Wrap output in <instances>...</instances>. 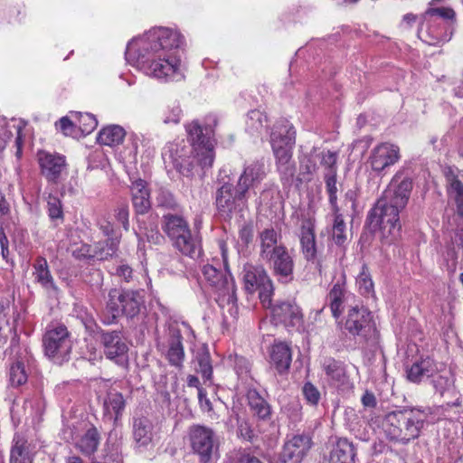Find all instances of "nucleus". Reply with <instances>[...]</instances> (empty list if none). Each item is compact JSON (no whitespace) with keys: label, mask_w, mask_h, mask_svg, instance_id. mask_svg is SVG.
Here are the masks:
<instances>
[{"label":"nucleus","mask_w":463,"mask_h":463,"mask_svg":"<svg viewBox=\"0 0 463 463\" xmlns=\"http://www.w3.org/2000/svg\"><path fill=\"white\" fill-rule=\"evenodd\" d=\"M182 35L170 28H153L132 40L125 52L127 61L158 80L178 81L184 78L180 54Z\"/></svg>","instance_id":"f257e3e1"},{"label":"nucleus","mask_w":463,"mask_h":463,"mask_svg":"<svg viewBox=\"0 0 463 463\" xmlns=\"http://www.w3.org/2000/svg\"><path fill=\"white\" fill-rule=\"evenodd\" d=\"M430 409L405 408L387 413L383 429L389 439L407 444L417 439L428 420Z\"/></svg>","instance_id":"f03ea898"},{"label":"nucleus","mask_w":463,"mask_h":463,"mask_svg":"<svg viewBox=\"0 0 463 463\" xmlns=\"http://www.w3.org/2000/svg\"><path fill=\"white\" fill-rule=\"evenodd\" d=\"M217 124V118L215 115H208L205 118V122L203 125L198 120H194L185 125V129L188 134L189 139L194 146V155L193 161L190 163L191 169L181 170L183 175H189L191 170L194 167V164L198 165L203 170L208 169L213 166L214 161V144H213V128Z\"/></svg>","instance_id":"7ed1b4c3"},{"label":"nucleus","mask_w":463,"mask_h":463,"mask_svg":"<svg viewBox=\"0 0 463 463\" xmlns=\"http://www.w3.org/2000/svg\"><path fill=\"white\" fill-rule=\"evenodd\" d=\"M222 256L224 262L225 270L221 271L210 264L203 267V275L208 283L214 288L220 307L222 309L224 318H227L226 313L233 319L237 318L239 308L237 306L236 288L233 278L227 267V251L225 246H221Z\"/></svg>","instance_id":"20e7f679"},{"label":"nucleus","mask_w":463,"mask_h":463,"mask_svg":"<svg viewBox=\"0 0 463 463\" xmlns=\"http://www.w3.org/2000/svg\"><path fill=\"white\" fill-rule=\"evenodd\" d=\"M162 229L171 240L174 247L182 254L192 259L200 257V240L191 232L187 221L177 214H165Z\"/></svg>","instance_id":"39448f33"},{"label":"nucleus","mask_w":463,"mask_h":463,"mask_svg":"<svg viewBox=\"0 0 463 463\" xmlns=\"http://www.w3.org/2000/svg\"><path fill=\"white\" fill-rule=\"evenodd\" d=\"M187 439L201 463H211L218 458L219 438L212 428L193 424L187 430Z\"/></svg>","instance_id":"423d86ee"},{"label":"nucleus","mask_w":463,"mask_h":463,"mask_svg":"<svg viewBox=\"0 0 463 463\" xmlns=\"http://www.w3.org/2000/svg\"><path fill=\"white\" fill-rule=\"evenodd\" d=\"M401 211L396 205L379 199L369 212L367 219L370 224L379 228L383 236L391 242L397 238L402 227L399 218Z\"/></svg>","instance_id":"0eeeda50"},{"label":"nucleus","mask_w":463,"mask_h":463,"mask_svg":"<svg viewBox=\"0 0 463 463\" xmlns=\"http://www.w3.org/2000/svg\"><path fill=\"white\" fill-rule=\"evenodd\" d=\"M247 192L238 184L234 188L232 184L226 182L216 191V208L219 215L225 220L241 213L247 207Z\"/></svg>","instance_id":"6e6552de"},{"label":"nucleus","mask_w":463,"mask_h":463,"mask_svg":"<svg viewBox=\"0 0 463 463\" xmlns=\"http://www.w3.org/2000/svg\"><path fill=\"white\" fill-rule=\"evenodd\" d=\"M143 297L138 291L111 288L108 295L107 309L115 319L119 316L134 317L140 312Z\"/></svg>","instance_id":"1a4fd4ad"},{"label":"nucleus","mask_w":463,"mask_h":463,"mask_svg":"<svg viewBox=\"0 0 463 463\" xmlns=\"http://www.w3.org/2000/svg\"><path fill=\"white\" fill-rule=\"evenodd\" d=\"M242 279L246 291L253 293L259 290V297L263 307H270L274 287L262 266L245 264L242 269Z\"/></svg>","instance_id":"9d476101"},{"label":"nucleus","mask_w":463,"mask_h":463,"mask_svg":"<svg viewBox=\"0 0 463 463\" xmlns=\"http://www.w3.org/2000/svg\"><path fill=\"white\" fill-rule=\"evenodd\" d=\"M45 354L56 364H62L69 359L72 348L66 326L59 325L49 328L43 335Z\"/></svg>","instance_id":"9b49d317"},{"label":"nucleus","mask_w":463,"mask_h":463,"mask_svg":"<svg viewBox=\"0 0 463 463\" xmlns=\"http://www.w3.org/2000/svg\"><path fill=\"white\" fill-rule=\"evenodd\" d=\"M156 347L171 365L182 366L184 360V350L181 330L176 323L170 324L162 334L157 335Z\"/></svg>","instance_id":"f8f14e48"},{"label":"nucleus","mask_w":463,"mask_h":463,"mask_svg":"<svg viewBox=\"0 0 463 463\" xmlns=\"http://www.w3.org/2000/svg\"><path fill=\"white\" fill-rule=\"evenodd\" d=\"M296 142V131L288 120L279 121L270 134V145L275 161L292 157Z\"/></svg>","instance_id":"ddd939ff"},{"label":"nucleus","mask_w":463,"mask_h":463,"mask_svg":"<svg viewBox=\"0 0 463 463\" xmlns=\"http://www.w3.org/2000/svg\"><path fill=\"white\" fill-rule=\"evenodd\" d=\"M373 328L371 312L359 303L350 305L344 323V330L350 335L366 338Z\"/></svg>","instance_id":"4468645a"},{"label":"nucleus","mask_w":463,"mask_h":463,"mask_svg":"<svg viewBox=\"0 0 463 463\" xmlns=\"http://www.w3.org/2000/svg\"><path fill=\"white\" fill-rule=\"evenodd\" d=\"M412 187L411 179L409 177L402 178V173L397 172L380 199L403 210L408 203Z\"/></svg>","instance_id":"2eb2a0df"},{"label":"nucleus","mask_w":463,"mask_h":463,"mask_svg":"<svg viewBox=\"0 0 463 463\" xmlns=\"http://www.w3.org/2000/svg\"><path fill=\"white\" fill-rule=\"evenodd\" d=\"M322 370L327 383L342 392H347L354 387L350 380L345 364L332 357H326L322 362Z\"/></svg>","instance_id":"dca6fc26"},{"label":"nucleus","mask_w":463,"mask_h":463,"mask_svg":"<svg viewBox=\"0 0 463 463\" xmlns=\"http://www.w3.org/2000/svg\"><path fill=\"white\" fill-rule=\"evenodd\" d=\"M400 157L399 146L386 142L376 146L371 151L368 164L374 173L380 175L395 165Z\"/></svg>","instance_id":"f3484780"},{"label":"nucleus","mask_w":463,"mask_h":463,"mask_svg":"<svg viewBox=\"0 0 463 463\" xmlns=\"http://www.w3.org/2000/svg\"><path fill=\"white\" fill-rule=\"evenodd\" d=\"M418 31L419 38L429 45H439L451 39L452 32L448 22L429 19Z\"/></svg>","instance_id":"a211bd4d"},{"label":"nucleus","mask_w":463,"mask_h":463,"mask_svg":"<svg viewBox=\"0 0 463 463\" xmlns=\"http://www.w3.org/2000/svg\"><path fill=\"white\" fill-rule=\"evenodd\" d=\"M264 260L269 263L273 275L279 282L288 284L294 279L295 263L286 247L278 249L275 254Z\"/></svg>","instance_id":"6ab92c4d"},{"label":"nucleus","mask_w":463,"mask_h":463,"mask_svg":"<svg viewBox=\"0 0 463 463\" xmlns=\"http://www.w3.org/2000/svg\"><path fill=\"white\" fill-rule=\"evenodd\" d=\"M101 343L108 359L118 364H124L128 347L119 331L102 332Z\"/></svg>","instance_id":"aec40b11"},{"label":"nucleus","mask_w":463,"mask_h":463,"mask_svg":"<svg viewBox=\"0 0 463 463\" xmlns=\"http://www.w3.org/2000/svg\"><path fill=\"white\" fill-rule=\"evenodd\" d=\"M271 307V318L275 325L296 326L302 321V313L294 301H279Z\"/></svg>","instance_id":"412c9836"},{"label":"nucleus","mask_w":463,"mask_h":463,"mask_svg":"<svg viewBox=\"0 0 463 463\" xmlns=\"http://www.w3.org/2000/svg\"><path fill=\"white\" fill-rule=\"evenodd\" d=\"M311 439L306 435H295L285 442L280 453L284 463H299L311 448Z\"/></svg>","instance_id":"4be33fe9"},{"label":"nucleus","mask_w":463,"mask_h":463,"mask_svg":"<svg viewBox=\"0 0 463 463\" xmlns=\"http://www.w3.org/2000/svg\"><path fill=\"white\" fill-rule=\"evenodd\" d=\"M327 299L335 318H338L342 315L345 307L350 308V305L358 303L354 295L346 290L344 280H338L334 284L328 293Z\"/></svg>","instance_id":"5701e85b"},{"label":"nucleus","mask_w":463,"mask_h":463,"mask_svg":"<svg viewBox=\"0 0 463 463\" xmlns=\"http://www.w3.org/2000/svg\"><path fill=\"white\" fill-rule=\"evenodd\" d=\"M38 160L43 176L52 183H57L62 172L66 169L64 156L42 151L38 153Z\"/></svg>","instance_id":"b1692460"},{"label":"nucleus","mask_w":463,"mask_h":463,"mask_svg":"<svg viewBox=\"0 0 463 463\" xmlns=\"http://www.w3.org/2000/svg\"><path fill=\"white\" fill-rule=\"evenodd\" d=\"M154 425L146 417L136 418L133 420V439L135 447L139 451H145L154 447Z\"/></svg>","instance_id":"393cba45"},{"label":"nucleus","mask_w":463,"mask_h":463,"mask_svg":"<svg viewBox=\"0 0 463 463\" xmlns=\"http://www.w3.org/2000/svg\"><path fill=\"white\" fill-rule=\"evenodd\" d=\"M247 403L252 416L260 421H269L272 409L269 402L253 387H249L246 392Z\"/></svg>","instance_id":"a878e982"},{"label":"nucleus","mask_w":463,"mask_h":463,"mask_svg":"<svg viewBox=\"0 0 463 463\" xmlns=\"http://www.w3.org/2000/svg\"><path fill=\"white\" fill-rule=\"evenodd\" d=\"M435 392L443 398H455V401H449L448 405L460 406L461 401L458 396V392L455 386V378L450 373L449 375L434 374L431 380Z\"/></svg>","instance_id":"bb28decb"},{"label":"nucleus","mask_w":463,"mask_h":463,"mask_svg":"<svg viewBox=\"0 0 463 463\" xmlns=\"http://www.w3.org/2000/svg\"><path fill=\"white\" fill-rule=\"evenodd\" d=\"M266 177L265 164L262 161H253L245 165L237 184L241 189L249 192L250 187L260 184Z\"/></svg>","instance_id":"cd10ccee"},{"label":"nucleus","mask_w":463,"mask_h":463,"mask_svg":"<svg viewBox=\"0 0 463 463\" xmlns=\"http://www.w3.org/2000/svg\"><path fill=\"white\" fill-rule=\"evenodd\" d=\"M132 204L137 214H145L151 209L150 190L142 179H137L130 186Z\"/></svg>","instance_id":"c85d7f7f"},{"label":"nucleus","mask_w":463,"mask_h":463,"mask_svg":"<svg viewBox=\"0 0 463 463\" xmlns=\"http://www.w3.org/2000/svg\"><path fill=\"white\" fill-rule=\"evenodd\" d=\"M437 371L438 368L434 360L426 357L412 364L407 370V378L409 381L418 383L424 379L432 378Z\"/></svg>","instance_id":"c756f323"},{"label":"nucleus","mask_w":463,"mask_h":463,"mask_svg":"<svg viewBox=\"0 0 463 463\" xmlns=\"http://www.w3.org/2000/svg\"><path fill=\"white\" fill-rule=\"evenodd\" d=\"M260 256L262 260H266L275 254L278 249L285 248L279 243L280 234L273 228L264 229L260 232Z\"/></svg>","instance_id":"7c9ffc66"},{"label":"nucleus","mask_w":463,"mask_h":463,"mask_svg":"<svg viewBox=\"0 0 463 463\" xmlns=\"http://www.w3.org/2000/svg\"><path fill=\"white\" fill-rule=\"evenodd\" d=\"M447 181L449 199L456 209L452 217L463 219V183L451 171L447 174Z\"/></svg>","instance_id":"2f4dec72"},{"label":"nucleus","mask_w":463,"mask_h":463,"mask_svg":"<svg viewBox=\"0 0 463 463\" xmlns=\"http://www.w3.org/2000/svg\"><path fill=\"white\" fill-rule=\"evenodd\" d=\"M125 406L126 402L123 395L118 392L110 391L103 402L104 416L116 422L121 418Z\"/></svg>","instance_id":"473e14b6"},{"label":"nucleus","mask_w":463,"mask_h":463,"mask_svg":"<svg viewBox=\"0 0 463 463\" xmlns=\"http://www.w3.org/2000/svg\"><path fill=\"white\" fill-rule=\"evenodd\" d=\"M317 149H312L309 153L303 156L299 161V173L294 181L298 186L304 183H309L317 170Z\"/></svg>","instance_id":"72a5a7b5"},{"label":"nucleus","mask_w":463,"mask_h":463,"mask_svg":"<svg viewBox=\"0 0 463 463\" xmlns=\"http://www.w3.org/2000/svg\"><path fill=\"white\" fill-rule=\"evenodd\" d=\"M291 361V349L287 344L278 343L272 345L270 350V363L279 373L288 370Z\"/></svg>","instance_id":"f704fd0d"},{"label":"nucleus","mask_w":463,"mask_h":463,"mask_svg":"<svg viewBox=\"0 0 463 463\" xmlns=\"http://www.w3.org/2000/svg\"><path fill=\"white\" fill-rule=\"evenodd\" d=\"M33 277L35 281L46 290L57 291V287L49 269L47 260L43 257H38L33 264Z\"/></svg>","instance_id":"c9c22d12"},{"label":"nucleus","mask_w":463,"mask_h":463,"mask_svg":"<svg viewBox=\"0 0 463 463\" xmlns=\"http://www.w3.org/2000/svg\"><path fill=\"white\" fill-rule=\"evenodd\" d=\"M355 449L347 439H339L331 452L330 463H354Z\"/></svg>","instance_id":"e433bc0d"},{"label":"nucleus","mask_w":463,"mask_h":463,"mask_svg":"<svg viewBox=\"0 0 463 463\" xmlns=\"http://www.w3.org/2000/svg\"><path fill=\"white\" fill-rule=\"evenodd\" d=\"M228 363L232 365L238 376V379L249 387H252L253 378L251 376V364L244 356L237 354L228 356Z\"/></svg>","instance_id":"4c0bfd02"},{"label":"nucleus","mask_w":463,"mask_h":463,"mask_svg":"<svg viewBox=\"0 0 463 463\" xmlns=\"http://www.w3.org/2000/svg\"><path fill=\"white\" fill-rule=\"evenodd\" d=\"M33 450L31 444L24 438L16 435L11 449L10 463H32Z\"/></svg>","instance_id":"58836bf2"},{"label":"nucleus","mask_w":463,"mask_h":463,"mask_svg":"<svg viewBox=\"0 0 463 463\" xmlns=\"http://www.w3.org/2000/svg\"><path fill=\"white\" fill-rule=\"evenodd\" d=\"M100 437L98 430L91 426L76 442V448L85 456L93 455L99 444Z\"/></svg>","instance_id":"ea45409f"},{"label":"nucleus","mask_w":463,"mask_h":463,"mask_svg":"<svg viewBox=\"0 0 463 463\" xmlns=\"http://www.w3.org/2000/svg\"><path fill=\"white\" fill-rule=\"evenodd\" d=\"M126 131L118 125L103 128L98 135V142L104 146H114L121 144L125 138Z\"/></svg>","instance_id":"a19ab883"},{"label":"nucleus","mask_w":463,"mask_h":463,"mask_svg":"<svg viewBox=\"0 0 463 463\" xmlns=\"http://www.w3.org/2000/svg\"><path fill=\"white\" fill-rule=\"evenodd\" d=\"M119 241L120 237L115 236V238H109V240L97 242L94 246L95 259L106 260L115 256L118 250Z\"/></svg>","instance_id":"79ce46f5"},{"label":"nucleus","mask_w":463,"mask_h":463,"mask_svg":"<svg viewBox=\"0 0 463 463\" xmlns=\"http://www.w3.org/2000/svg\"><path fill=\"white\" fill-rule=\"evenodd\" d=\"M275 165L283 186L290 187L296 174V164L292 157L276 160Z\"/></svg>","instance_id":"37998d69"},{"label":"nucleus","mask_w":463,"mask_h":463,"mask_svg":"<svg viewBox=\"0 0 463 463\" xmlns=\"http://www.w3.org/2000/svg\"><path fill=\"white\" fill-rule=\"evenodd\" d=\"M267 116L260 110L254 109L248 113L246 129L252 136L262 134L267 128Z\"/></svg>","instance_id":"c03bdc74"},{"label":"nucleus","mask_w":463,"mask_h":463,"mask_svg":"<svg viewBox=\"0 0 463 463\" xmlns=\"http://www.w3.org/2000/svg\"><path fill=\"white\" fill-rule=\"evenodd\" d=\"M333 211L332 238L335 244L343 245L346 240V224L345 222L343 213H340L338 207L331 208Z\"/></svg>","instance_id":"a18cd8bd"},{"label":"nucleus","mask_w":463,"mask_h":463,"mask_svg":"<svg viewBox=\"0 0 463 463\" xmlns=\"http://www.w3.org/2000/svg\"><path fill=\"white\" fill-rule=\"evenodd\" d=\"M356 286L360 294L365 298H374V285L367 266L363 265L356 277Z\"/></svg>","instance_id":"49530a36"},{"label":"nucleus","mask_w":463,"mask_h":463,"mask_svg":"<svg viewBox=\"0 0 463 463\" xmlns=\"http://www.w3.org/2000/svg\"><path fill=\"white\" fill-rule=\"evenodd\" d=\"M302 251L305 258L309 260L316 256V241L314 232L310 228H302L300 238Z\"/></svg>","instance_id":"de8ad7c7"},{"label":"nucleus","mask_w":463,"mask_h":463,"mask_svg":"<svg viewBox=\"0 0 463 463\" xmlns=\"http://www.w3.org/2000/svg\"><path fill=\"white\" fill-rule=\"evenodd\" d=\"M182 109L178 101H172L161 112V119L165 124H178L181 120Z\"/></svg>","instance_id":"09e8293b"},{"label":"nucleus","mask_w":463,"mask_h":463,"mask_svg":"<svg viewBox=\"0 0 463 463\" xmlns=\"http://www.w3.org/2000/svg\"><path fill=\"white\" fill-rule=\"evenodd\" d=\"M447 231L453 232V235H450L451 242L457 247H462L463 245V219L458 217L449 218Z\"/></svg>","instance_id":"8fccbe9b"},{"label":"nucleus","mask_w":463,"mask_h":463,"mask_svg":"<svg viewBox=\"0 0 463 463\" xmlns=\"http://www.w3.org/2000/svg\"><path fill=\"white\" fill-rule=\"evenodd\" d=\"M9 382L13 387H19L27 382V373L22 362L18 361L11 365Z\"/></svg>","instance_id":"3c124183"},{"label":"nucleus","mask_w":463,"mask_h":463,"mask_svg":"<svg viewBox=\"0 0 463 463\" xmlns=\"http://www.w3.org/2000/svg\"><path fill=\"white\" fill-rule=\"evenodd\" d=\"M317 161L320 162V165L325 169V173L334 172V174H337L336 162L338 155L336 152H333L330 150L319 152L317 149Z\"/></svg>","instance_id":"603ef678"},{"label":"nucleus","mask_w":463,"mask_h":463,"mask_svg":"<svg viewBox=\"0 0 463 463\" xmlns=\"http://www.w3.org/2000/svg\"><path fill=\"white\" fill-rule=\"evenodd\" d=\"M196 361L198 364L197 372L200 373L205 380H211L213 375V366L209 352H199L196 354Z\"/></svg>","instance_id":"864d4df0"},{"label":"nucleus","mask_w":463,"mask_h":463,"mask_svg":"<svg viewBox=\"0 0 463 463\" xmlns=\"http://www.w3.org/2000/svg\"><path fill=\"white\" fill-rule=\"evenodd\" d=\"M336 176H337V174H334V172L324 173L326 189L328 194V201L331 205V208L338 207L337 195H336V193H337Z\"/></svg>","instance_id":"5fc2aeb1"},{"label":"nucleus","mask_w":463,"mask_h":463,"mask_svg":"<svg viewBox=\"0 0 463 463\" xmlns=\"http://www.w3.org/2000/svg\"><path fill=\"white\" fill-rule=\"evenodd\" d=\"M47 211L50 219L52 222L63 220V211L60 199L56 196L49 195L47 200Z\"/></svg>","instance_id":"6e6d98bb"},{"label":"nucleus","mask_w":463,"mask_h":463,"mask_svg":"<svg viewBox=\"0 0 463 463\" xmlns=\"http://www.w3.org/2000/svg\"><path fill=\"white\" fill-rule=\"evenodd\" d=\"M98 126V120L90 113L80 114L79 117V130L82 135L90 134Z\"/></svg>","instance_id":"4d7b16f0"},{"label":"nucleus","mask_w":463,"mask_h":463,"mask_svg":"<svg viewBox=\"0 0 463 463\" xmlns=\"http://www.w3.org/2000/svg\"><path fill=\"white\" fill-rule=\"evenodd\" d=\"M426 18L429 19H438L440 20V18H443L445 22H448L449 24L450 23L449 21L452 20L455 16V12L451 8L448 7H438V8H430L425 13Z\"/></svg>","instance_id":"13d9d810"},{"label":"nucleus","mask_w":463,"mask_h":463,"mask_svg":"<svg viewBox=\"0 0 463 463\" xmlns=\"http://www.w3.org/2000/svg\"><path fill=\"white\" fill-rule=\"evenodd\" d=\"M356 207V194L353 190H348L345 195L341 205H338L340 213L343 216L349 215L355 211Z\"/></svg>","instance_id":"bf43d9fd"},{"label":"nucleus","mask_w":463,"mask_h":463,"mask_svg":"<svg viewBox=\"0 0 463 463\" xmlns=\"http://www.w3.org/2000/svg\"><path fill=\"white\" fill-rule=\"evenodd\" d=\"M136 234L139 241L143 240V237H145L147 241L154 244H159L163 241V236L156 226L146 228L145 232L140 229L139 232H136Z\"/></svg>","instance_id":"052dcab7"},{"label":"nucleus","mask_w":463,"mask_h":463,"mask_svg":"<svg viewBox=\"0 0 463 463\" xmlns=\"http://www.w3.org/2000/svg\"><path fill=\"white\" fill-rule=\"evenodd\" d=\"M303 394L307 402L312 405H317L320 400L319 391L311 383H305L303 387Z\"/></svg>","instance_id":"680f3d73"},{"label":"nucleus","mask_w":463,"mask_h":463,"mask_svg":"<svg viewBox=\"0 0 463 463\" xmlns=\"http://www.w3.org/2000/svg\"><path fill=\"white\" fill-rule=\"evenodd\" d=\"M56 127L60 128V130L65 135L69 137H77V127L72 123V121L67 118H61L59 122L56 124Z\"/></svg>","instance_id":"e2e57ef3"},{"label":"nucleus","mask_w":463,"mask_h":463,"mask_svg":"<svg viewBox=\"0 0 463 463\" xmlns=\"http://www.w3.org/2000/svg\"><path fill=\"white\" fill-rule=\"evenodd\" d=\"M235 426L237 427V433L241 438L246 440L252 439L254 434L249 418L241 420V422L237 423Z\"/></svg>","instance_id":"0e129e2a"},{"label":"nucleus","mask_w":463,"mask_h":463,"mask_svg":"<svg viewBox=\"0 0 463 463\" xmlns=\"http://www.w3.org/2000/svg\"><path fill=\"white\" fill-rule=\"evenodd\" d=\"M157 203L160 206L174 209L177 203L173 194L166 191H161L157 196Z\"/></svg>","instance_id":"69168bd1"},{"label":"nucleus","mask_w":463,"mask_h":463,"mask_svg":"<svg viewBox=\"0 0 463 463\" xmlns=\"http://www.w3.org/2000/svg\"><path fill=\"white\" fill-rule=\"evenodd\" d=\"M73 256L77 259H95L94 247L89 244H81L73 251Z\"/></svg>","instance_id":"338daca9"},{"label":"nucleus","mask_w":463,"mask_h":463,"mask_svg":"<svg viewBox=\"0 0 463 463\" xmlns=\"http://www.w3.org/2000/svg\"><path fill=\"white\" fill-rule=\"evenodd\" d=\"M239 238L241 242L248 245L253 239V227L250 223H244L239 231Z\"/></svg>","instance_id":"774afa93"}]
</instances>
